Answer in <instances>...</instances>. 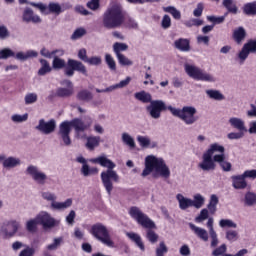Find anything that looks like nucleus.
Here are the masks:
<instances>
[{
  "instance_id": "obj_1",
  "label": "nucleus",
  "mask_w": 256,
  "mask_h": 256,
  "mask_svg": "<svg viewBox=\"0 0 256 256\" xmlns=\"http://www.w3.org/2000/svg\"><path fill=\"white\" fill-rule=\"evenodd\" d=\"M225 147L219 143H213L203 153L202 161L198 164V167L202 171H215L218 163L221 169L225 172L231 171V162L225 160Z\"/></svg>"
},
{
  "instance_id": "obj_2",
  "label": "nucleus",
  "mask_w": 256,
  "mask_h": 256,
  "mask_svg": "<svg viewBox=\"0 0 256 256\" xmlns=\"http://www.w3.org/2000/svg\"><path fill=\"white\" fill-rule=\"evenodd\" d=\"M90 162L96 163L101 167H105L107 169L101 172L100 177L106 193L111 195V193H113V183H119V181H121L119 174H117V171L114 170L117 165L109 158H107V156L92 158L90 159Z\"/></svg>"
},
{
  "instance_id": "obj_3",
  "label": "nucleus",
  "mask_w": 256,
  "mask_h": 256,
  "mask_svg": "<svg viewBox=\"0 0 256 256\" xmlns=\"http://www.w3.org/2000/svg\"><path fill=\"white\" fill-rule=\"evenodd\" d=\"M151 173H153L154 177H164V179L171 177V170H169V166L165 163V160L153 155L145 158V168L142 172V177H147Z\"/></svg>"
},
{
  "instance_id": "obj_4",
  "label": "nucleus",
  "mask_w": 256,
  "mask_h": 256,
  "mask_svg": "<svg viewBox=\"0 0 256 256\" xmlns=\"http://www.w3.org/2000/svg\"><path fill=\"white\" fill-rule=\"evenodd\" d=\"M103 26L106 29H117L125 23V12L120 4H112L103 14Z\"/></svg>"
},
{
  "instance_id": "obj_5",
  "label": "nucleus",
  "mask_w": 256,
  "mask_h": 256,
  "mask_svg": "<svg viewBox=\"0 0 256 256\" xmlns=\"http://www.w3.org/2000/svg\"><path fill=\"white\" fill-rule=\"evenodd\" d=\"M168 110L174 115V117H178L185 123V125H194L197 123V108L193 106H184L182 109L175 108L173 106H168Z\"/></svg>"
},
{
  "instance_id": "obj_6",
  "label": "nucleus",
  "mask_w": 256,
  "mask_h": 256,
  "mask_svg": "<svg viewBox=\"0 0 256 256\" xmlns=\"http://www.w3.org/2000/svg\"><path fill=\"white\" fill-rule=\"evenodd\" d=\"M91 235L95 237L100 243L106 245V247H115V242L111 239V234H109V230L107 226L103 225L102 223H96L92 225L90 229Z\"/></svg>"
},
{
  "instance_id": "obj_7",
  "label": "nucleus",
  "mask_w": 256,
  "mask_h": 256,
  "mask_svg": "<svg viewBox=\"0 0 256 256\" xmlns=\"http://www.w3.org/2000/svg\"><path fill=\"white\" fill-rule=\"evenodd\" d=\"M130 217L137 222L138 225L144 227V229H155V222L147 216V214L143 213L139 207L132 206L128 211Z\"/></svg>"
},
{
  "instance_id": "obj_8",
  "label": "nucleus",
  "mask_w": 256,
  "mask_h": 256,
  "mask_svg": "<svg viewBox=\"0 0 256 256\" xmlns=\"http://www.w3.org/2000/svg\"><path fill=\"white\" fill-rule=\"evenodd\" d=\"M42 199L44 201H48L50 204L51 209L54 211H65V209H69L71 205H73V199L68 198L64 202H57V195L50 191H45L41 193Z\"/></svg>"
},
{
  "instance_id": "obj_9",
  "label": "nucleus",
  "mask_w": 256,
  "mask_h": 256,
  "mask_svg": "<svg viewBox=\"0 0 256 256\" xmlns=\"http://www.w3.org/2000/svg\"><path fill=\"white\" fill-rule=\"evenodd\" d=\"M184 69L186 74L196 81H207L208 83H214L215 81V77L212 74L203 71L195 65L185 64Z\"/></svg>"
},
{
  "instance_id": "obj_10",
  "label": "nucleus",
  "mask_w": 256,
  "mask_h": 256,
  "mask_svg": "<svg viewBox=\"0 0 256 256\" xmlns=\"http://www.w3.org/2000/svg\"><path fill=\"white\" fill-rule=\"evenodd\" d=\"M21 229V222L16 219L4 221L0 225V235L3 239H13Z\"/></svg>"
},
{
  "instance_id": "obj_11",
  "label": "nucleus",
  "mask_w": 256,
  "mask_h": 256,
  "mask_svg": "<svg viewBox=\"0 0 256 256\" xmlns=\"http://www.w3.org/2000/svg\"><path fill=\"white\" fill-rule=\"evenodd\" d=\"M26 175H28V177H31V179L37 185H45L47 183V180L49 179L47 174L41 171V169H39V167L35 165H29L26 168Z\"/></svg>"
},
{
  "instance_id": "obj_12",
  "label": "nucleus",
  "mask_w": 256,
  "mask_h": 256,
  "mask_svg": "<svg viewBox=\"0 0 256 256\" xmlns=\"http://www.w3.org/2000/svg\"><path fill=\"white\" fill-rule=\"evenodd\" d=\"M169 109L162 100H154L147 107L146 111L152 119H160L161 112Z\"/></svg>"
},
{
  "instance_id": "obj_13",
  "label": "nucleus",
  "mask_w": 256,
  "mask_h": 256,
  "mask_svg": "<svg viewBox=\"0 0 256 256\" xmlns=\"http://www.w3.org/2000/svg\"><path fill=\"white\" fill-rule=\"evenodd\" d=\"M38 225H42L43 229H53L59 225V221L55 220L47 211H41L36 215Z\"/></svg>"
},
{
  "instance_id": "obj_14",
  "label": "nucleus",
  "mask_w": 256,
  "mask_h": 256,
  "mask_svg": "<svg viewBox=\"0 0 256 256\" xmlns=\"http://www.w3.org/2000/svg\"><path fill=\"white\" fill-rule=\"evenodd\" d=\"M69 128L73 127L77 133V137H79V132L81 131H87V129L91 128V125H93V118L90 116L85 117V121L75 118L72 121H68Z\"/></svg>"
},
{
  "instance_id": "obj_15",
  "label": "nucleus",
  "mask_w": 256,
  "mask_h": 256,
  "mask_svg": "<svg viewBox=\"0 0 256 256\" xmlns=\"http://www.w3.org/2000/svg\"><path fill=\"white\" fill-rule=\"evenodd\" d=\"M68 67L65 68L64 73L67 77H73L75 75V71L78 73H82V75H87V68L81 61L68 59L67 63Z\"/></svg>"
},
{
  "instance_id": "obj_16",
  "label": "nucleus",
  "mask_w": 256,
  "mask_h": 256,
  "mask_svg": "<svg viewBox=\"0 0 256 256\" xmlns=\"http://www.w3.org/2000/svg\"><path fill=\"white\" fill-rule=\"evenodd\" d=\"M250 53H256V40H249L237 54L240 65H243L247 61Z\"/></svg>"
},
{
  "instance_id": "obj_17",
  "label": "nucleus",
  "mask_w": 256,
  "mask_h": 256,
  "mask_svg": "<svg viewBox=\"0 0 256 256\" xmlns=\"http://www.w3.org/2000/svg\"><path fill=\"white\" fill-rule=\"evenodd\" d=\"M71 128L69 127V121H64L59 126L58 136L62 145L65 147H71Z\"/></svg>"
},
{
  "instance_id": "obj_18",
  "label": "nucleus",
  "mask_w": 256,
  "mask_h": 256,
  "mask_svg": "<svg viewBox=\"0 0 256 256\" xmlns=\"http://www.w3.org/2000/svg\"><path fill=\"white\" fill-rule=\"evenodd\" d=\"M35 129L43 133V135H51V133H54L55 129H57V122L54 119L48 122H46L45 119H40Z\"/></svg>"
},
{
  "instance_id": "obj_19",
  "label": "nucleus",
  "mask_w": 256,
  "mask_h": 256,
  "mask_svg": "<svg viewBox=\"0 0 256 256\" xmlns=\"http://www.w3.org/2000/svg\"><path fill=\"white\" fill-rule=\"evenodd\" d=\"M78 139H86V147L89 149V151H93L96 147H99L101 143V137L99 136H89L87 137V134H78Z\"/></svg>"
},
{
  "instance_id": "obj_20",
  "label": "nucleus",
  "mask_w": 256,
  "mask_h": 256,
  "mask_svg": "<svg viewBox=\"0 0 256 256\" xmlns=\"http://www.w3.org/2000/svg\"><path fill=\"white\" fill-rule=\"evenodd\" d=\"M62 85H65L67 88H58L56 91V95L58 97H71L74 93L73 82L70 80L62 81Z\"/></svg>"
},
{
  "instance_id": "obj_21",
  "label": "nucleus",
  "mask_w": 256,
  "mask_h": 256,
  "mask_svg": "<svg viewBox=\"0 0 256 256\" xmlns=\"http://www.w3.org/2000/svg\"><path fill=\"white\" fill-rule=\"evenodd\" d=\"M189 227L191 231L198 237V239H201V241H209V233L204 228H201L199 226H196L193 223H189Z\"/></svg>"
},
{
  "instance_id": "obj_22",
  "label": "nucleus",
  "mask_w": 256,
  "mask_h": 256,
  "mask_svg": "<svg viewBox=\"0 0 256 256\" xmlns=\"http://www.w3.org/2000/svg\"><path fill=\"white\" fill-rule=\"evenodd\" d=\"M228 123L232 129H237V131H243L247 133V126H245V120L239 117H230Z\"/></svg>"
},
{
  "instance_id": "obj_23",
  "label": "nucleus",
  "mask_w": 256,
  "mask_h": 256,
  "mask_svg": "<svg viewBox=\"0 0 256 256\" xmlns=\"http://www.w3.org/2000/svg\"><path fill=\"white\" fill-rule=\"evenodd\" d=\"M25 23H41V17L35 15L31 8H26L22 17Z\"/></svg>"
},
{
  "instance_id": "obj_24",
  "label": "nucleus",
  "mask_w": 256,
  "mask_h": 256,
  "mask_svg": "<svg viewBox=\"0 0 256 256\" xmlns=\"http://www.w3.org/2000/svg\"><path fill=\"white\" fill-rule=\"evenodd\" d=\"M4 169H15V167H19L21 165V158L9 156L5 157L4 155V160L2 163Z\"/></svg>"
},
{
  "instance_id": "obj_25",
  "label": "nucleus",
  "mask_w": 256,
  "mask_h": 256,
  "mask_svg": "<svg viewBox=\"0 0 256 256\" xmlns=\"http://www.w3.org/2000/svg\"><path fill=\"white\" fill-rule=\"evenodd\" d=\"M232 187L234 189H246L247 188V181L245 180V176L242 175H237V176H232Z\"/></svg>"
},
{
  "instance_id": "obj_26",
  "label": "nucleus",
  "mask_w": 256,
  "mask_h": 256,
  "mask_svg": "<svg viewBox=\"0 0 256 256\" xmlns=\"http://www.w3.org/2000/svg\"><path fill=\"white\" fill-rule=\"evenodd\" d=\"M176 199L178 201L179 208L182 211H186V209H189V207H193L192 206V199L184 197L183 194H177Z\"/></svg>"
},
{
  "instance_id": "obj_27",
  "label": "nucleus",
  "mask_w": 256,
  "mask_h": 256,
  "mask_svg": "<svg viewBox=\"0 0 256 256\" xmlns=\"http://www.w3.org/2000/svg\"><path fill=\"white\" fill-rule=\"evenodd\" d=\"M245 37H247V32L245 31V28L239 27L234 30L233 32V39L237 45H241L243 41H245Z\"/></svg>"
},
{
  "instance_id": "obj_28",
  "label": "nucleus",
  "mask_w": 256,
  "mask_h": 256,
  "mask_svg": "<svg viewBox=\"0 0 256 256\" xmlns=\"http://www.w3.org/2000/svg\"><path fill=\"white\" fill-rule=\"evenodd\" d=\"M39 53L35 50H28L27 52H18L14 54L15 59L18 61H27V59H32L33 57H37Z\"/></svg>"
},
{
  "instance_id": "obj_29",
  "label": "nucleus",
  "mask_w": 256,
  "mask_h": 256,
  "mask_svg": "<svg viewBox=\"0 0 256 256\" xmlns=\"http://www.w3.org/2000/svg\"><path fill=\"white\" fill-rule=\"evenodd\" d=\"M126 236L139 247L140 250L145 251V244H143V240L141 236L135 232H127Z\"/></svg>"
},
{
  "instance_id": "obj_30",
  "label": "nucleus",
  "mask_w": 256,
  "mask_h": 256,
  "mask_svg": "<svg viewBox=\"0 0 256 256\" xmlns=\"http://www.w3.org/2000/svg\"><path fill=\"white\" fill-rule=\"evenodd\" d=\"M134 97L137 99V101H141V103H153V97L151 94L144 90L135 93Z\"/></svg>"
},
{
  "instance_id": "obj_31",
  "label": "nucleus",
  "mask_w": 256,
  "mask_h": 256,
  "mask_svg": "<svg viewBox=\"0 0 256 256\" xmlns=\"http://www.w3.org/2000/svg\"><path fill=\"white\" fill-rule=\"evenodd\" d=\"M40 64L41 67L38 70V75H40L41 77H43V75H47V73H51V71L53 70V68H51V64H49V61L45 59H40Z\"/></svg>"
},
{
  "instance_id": "obj_32",
  "label": "nucleus",
  "mask_w": 256,
  "mask_h": 256,
  "mask_svg": "<svg viewBox=\"0 0 256 256\" xmlns=\"http://www.w3.org/2000/svg\"><path fill=\"white\" fill-rule=\"evenodd\" d=\"M203 205H205V196L200 193L195 194L192 199V207L195 209H201Z\"/></svg>"
},
{
  "instance_id": "obj_33",
  "label": "nucleus",
  "mask_w": 256,
  "mask_h": 256,
  "mask_svg": "<svg viewBox=\"0 0 256 256\" xmlns=\"http://www.w3.org/2000/svg\"><path fill=\"white\" fill-rule=\"evenodd\" d=\"M217 205H219V197H217L215 194H212L207 205V209L212 213V215L217 212Z\"/></svg>"
},
{
  "instance_id": "obj_34",
  "label": "nucleus",
  "mask_w": 256,
  "mask_h": 256,
  "mask_svg": "<svg viewBox=\"0 0 256 256\" xmlns=\"http://www.w3.org/2000/svg\"><path fill=\"white\" fill-rule=\"evenodd\" d=\"M76 99L88 102L93 100V94L89 90H80L76 95Z\"/></svg>"
},
{
  "instance_id": "obj_35",
  "label": "nucleus",
  "mask_w": 256,
  "mask_h": 256,
  "mask_svg": "<svg viewBox=\"0 0 256 256\" xmlns=\"http://www.w3.org/2000/svg\"><path fill=\"white\" fill-rule=\"evenodd\" d=\"M244 205H246V207H253V205H256V194L254 192H247L245 194Z\"/></svg>"
},
{
  "instance_id": "obj_36",
  "label": "nucleus",
  "mask_w": 256,
  "mask_h": 256,
  "mask_svg": "<svg viewBox=\"0 0 256 256\" xmlns=\"http://www.w3.org/2000/svg\"><path fill=\"white\" fill-rule=\"evenodd\" d=\"M176 49L179 51H189V40L180 38L174 42Z\"/></svg>"
},
{
  "instance_id": "obj_37",
  "label": "nucleus",
  "mask_w": 256,
  "mask_h": 256,
  "mask_svg": "<svg viewBox=\"0 0 256 256\" xmlns=\"http://www.w3.org/2000/svg\"><path fill=\"white\" fill-rule=\"evenodd\" d=\"M122 143L130 147V149H135V139L127 132L122 133Z\"/></svg>"
},
{
  "instance_id": "obj_38",
  "label": "nucleus",
  "mask_w": 256,
  "mask_h": 256,
  "mask_svg": "<svg viewBox=\"0 0 256 256\" xmlns=\"http://www.w3.org/2000/svg\"><path fill=\"white\" fill-rule=\"evenodd\" d=\"M81 173L84 177H89V175H97L99 173L98 168H89V164L82 165Z\"/></svg>"
},
{
  "instance_id": "obj_39",
  "label": "nucleus",
  "mask_w": 256,
  "mask_h": 256,
  "mask_svg": "<svg viewBox=\"0 0 256 256\" xmlns=\"http://www.w3.org/2000/svg\"><path fill=\"white\" fill-rule=\"evenodd\" d=\"M37 225H39V222L37 218L30 219L26 222V230L29 233H36L37 232Z\"/></svg>"
},
{
  "instance_id": "obj_40",
  "label": "nucleus",
  "mask_w": 256,
  "mask_h": 256,
  "mask_svg": "<svg viewBox=\"0 0 256 256\" xmlns=\"http://www.w3.org/2000/svg\"><path fill=\"white\" fill-rule=\"evenodd\" d=\"M222 5L229 11V13L236 15L238 9L233 0H223Z\"/></svg>"
},
{
  "instance_id": "obj_41",
  "label": "nucleus",
  "mask_w": 256,
  "mask_h": 256,
  "mask_svg": "<svg viewBox=\"0 0 256 256\" xmlns=\"http://www.w3.org/2000/svg\"><path fill=\"white\" fill-rule=\"evenodd\" d=\"M206 95L215 101H223V99H225V96H223V94L218 90H206Z\"/></svg>"
},
{
  "instance_id": "obj_42",
  "label": "nucleus",
  "mask_w": 256,
  "mask_h": 256,
  "mask_svg": "<svg viewBox=\"0 0 256 256\" xmlns=\"http://www.w3.org/2000/svg\"><path fill=\"white\" fill-rule=\"evenodd\" d=\"M63 244V237H58L53 239V243L49 244L46 249L48 251H57Z\"/></svg>"
},
{
  "instance_id": "obj_43",
  "label": "nucleus",
  "mask_w": 256,
  "mask_h": 256,
  "mask_svg": "<svg viewBox=\"0 0 256 256\" xmlns=\"http://www.w3.org/2000/svg\"><path fill=\"white\" fill-rule=\"evenodd\" d=\"M243 12L245 15H256V2H250L244 5Z\"/></svg>"
},
{
  "instance_id": "obj_44",
  "label": "nucleus",
  "mask_w": 256,
  "mask_h": 256,
  "mask_svg": "<svg viewBox=\"0 0 256 256\" xmlns=\"http://www.w3.org/2000/svg\"><path fill=\"white\" fill-rule=\"evenodd\" d=\"M127 49H129V46L125 43H121V42H116L113 44V51L115 53V55H122L121 51H127Z\"/></svg>"
},
{
  "instance_id": "obj_45",
  "label": "nucleus",
  "mask_w": 256,
  "mask_h": 256,
  "mask_svg": "<svg viewBox=\"0 0 256 256\" xmlns=\"http://www.w3.org/2000/svg\"><path fill=\"white\" fill-rule=\"evenodd\" d=\"M163 11H165V13H170V15L177 20L181 19V12L173 6L163 7Z\"/></svg>"
},
{
  "instance_id": "obj_46",
  "label": "nucleus",
  "mask_w": 256,
  "mask_h": 256,
  "mask_svg": "<svg viewBox=\"0 0 256 256\" xmlns=\"http://www.w3.org/2000/svg\"><path fill=\"white\" fill-rule=\"evenodd\" d=\"M209 219V210L204 208L200 211L199 215L195 217L196 223H203V221H207Z\"/></svg>"
},
{
  "instance_id": "obj_47",
  "label": "nucleus",
  "mask_w": 256,
  "mask_h": 256,
  "mask_svg": "<svg viewBox=\"0 0 256 256\" xmlns=\"http://www.w3.org/2000/svg\"><path fill=\"white\" fill-rule=\"evenodd\" d=\"M105 62L108 65L110 71H117V63L115 62V59H113V56H111V54L105 55Z\"/></svg>"
},
{
  "instance_id": "obj_48",
  "label": "nucleus",
  "mask_w": 256,
  "mask_h": 256,
  "mask_svg": "<svg viewBox=\"0 0 256 256\" xmlns=\"http://www.w3.org/2000/svg\"><path fill=\"white\" fill-rule=\"evenodd\" d=\"M185 27H201L203 25V20L199 18H191L190 20L184 22Z\"/></svg>"
},
{
  "instance_id": "obj_49",
  "label": "nucleus",
  "mask_w": 256,
  "mask_h": 256,
  "mask_svg": "<svg viewBox=\"0 0 256 256\" xmlns=\"http://www.w3.org/2000/svg\"><path fill=\"white\" fill-rule=\"evenodd\" d=\"M219 226L222 228L229 227L231 229H237V223L231 219H221L219 221Z\"/></svg>"
},
{
  "instance_id": "obj_50",
  "label": "nucleus",
  "mask_w": 256,
  "mask_h": 256,
  "mask_svg": "<svg viewBox=\"0 0 256 256\" xmlns=\"http://www.w3.org/2000/svg\"><path fill=\"white\" fill-rule=\"evenodd\" d=\"M29 119V114H14L11 116L13 123H25Z\"/></svg>"
},
{
  "instance_id": "obj_51",
  "label": "nucleus",
  "mask_w": 256,
  "mask_h": 256,
  "mask_svg": "<svg viewBox=\"0 0 256 256\" xmlns=\"http://www.w3.org/2000/svg\"><path fill=\"white\" fill-rule=\"evenodd\" d=\"M137 141L140 147H150L151 146V139L147 136H137Z\"/></svg>"
},
{
  "instance_id": "obj_52",
  "label": "nucleus",
  "mask_w": 256,
  "mask_h": 256,
  "mask_svg": "<svg viewBox=\"0 0 256 256\" xmlns=\"http://www.w3.org/2000/svg\"><path fill=\"white\" fill-rule=\"evenodd\" d=\"M169 251L167 245L162 241L159 243V246L156 248V256H165Z\"/></svg>"
},
{
  "instance_id": "obj_53",
  "label": "nucleus",
  "mask_w": 256,
  "mask_h": 256,
  "mask_svg": "<svg viewBox=\"0 0 256 256\" xmlns=\"http://www.w3.org/2000/svg\"><path fill=\"white\" fill-rule=\"evenodd\" d=\"M66 63L65 60L55 56L52 62L53 69H63L65 67Z\"/></svg>"
},
{
  "instance_id": "obj_54",
  "label": "nucleus",
  "mask_w": 256,
  "mask_h": 256,
  "mask_svg": "<svg viewBox=\"0 0 256 256\" xmlns=\"http://www.w3.org/2000/svg\"><path fill=\"white\" fill-rule=\"evenodd\" d=\"M37 99L38 96L36 93H28L24 98L25 105H33V103H37Z\"/></svg>"
},
{
  "instance_id": "obj_55",
  "label": "nucleus",
  "mask_w": 256,
  "mask_h": 256,
  "mask_svg": "<svg viewBox=\"0 0 256 256\" xmlns=\"http://www.w3.org/2000/svg\"><path fill=\"white\" fill-rule=\"evenodd\" d=\"M245 133L246 132H243V131L230 132L227 134V138L230 139V141L243 139L245 137Z\"/></svg>"
},
{
  "instance_id": "obj_56",
  "label": "nucleus",
  "mask_w": 256,
  "mask_h": 256,
  "mask_svg": "<svg viewBox=\"0 0 256 256\" xmlns=\"http://www.w3.org/2000/svg\"><path fill=\"white\" fill-rule=\"evenodd\" d=\"M9 57H15V52L9 48L0 50V59H9Z\"/></svg>"
},
{
  "instance_id": "obj_57",
  "label": "nucleus",
  "mask_w": 256,
  "mask_h": 256,
  "mask_svg": "<svg viewBox=\"0 0 256 256\" xmlns=\"http://www.w3.org/2000/svg\"><path fill=\"white\" fill-rule=\"evenodd\" d=\"M85 35H87V30H85V28H77L72 34L71 39L73 40L81 39V37Z\"/></svg>"
},
{
  "instance_id": "obj_58",
  "label": "nucleus",
  "mask_w": 256,
  "mask_h": 256,
  "mask_svg": "<svg viewBox=\"0 0 256 256\" xmlns=\"http://www.w3.org/2000/svg\"><path fill=\"white\" fill-rule=\"evenodd\" d=\"M116 57H117L118 62L120 63V65H123V66H131V65H133V61L129 60V58H127L123 54H118Z\"/></svg>"
},
{
  "instance_id": "obj_59",
  "label": "nucleus",
  "mask_w": 256,
  "mask_h": 256,
  "mask_svg": "<svg viewBox=\"0 0 256 256\" xmlns=\"http://www.w3.org/2000/svg\"><path fill=\"white\" fill-rule=\"evenodd\" d=\"M48 9L50 13H55L56 15L61 14V5H59V3L51 2L48 5Z\"/></svg>"
},
{
  "instance_id": "obj_60",
  "label": "nucleus",
  "mask_w": 256,
  "mask_h": 256,
  "mask_svg": "<svg viewBox=\"0 0 256 256\" xmlns=\"http://www.w3.org/2000/svg\"><path fill=\"white\" fill-rule=\"evenodd\" d=\"M226 239L231 242L237 241L239 239V233L235 230H228L226 231Z\"/></svg>"
},
{
  "instance_id": "obj_61",
  "label": "nucleus",
  "mask_w": 256,
  "mask_h": 256,
  "mask_svg": "<svg viewBox=\"0 0 256 256\" xmlns=\"http://www.w3.org/2000/svg\"><path fill=\"white\" fill-rule=\"evenodd\" d=\"M146 238L148 241H150V243H157V241H159V235H157V233H155L153 230L147 231Z\"/></svg>"
},
{
  "instance_id": "obj_62",
  "label": "nucleus",
  "mask_w": 256,
  "mask_h": 256,
  "mask_svg": "<svg viewBox=\"0 0 256 256\" xmlns=\"http://www.w3.org/2000/svg\"><path fill=\"white\" fill-rule=\"evenodd\" d=\"M225 253H227V245L222 244L221 246H219L218 248L213 250L212 255L213 256H221V255H225Z\"/></svg>"
},
{
  "instance_id": "obj_63",
  "label": "nucleus",
  "mask_w": 256,
  "mask_h": 256,
  "mask_svg": "<svg viewBox=\"0 0 256 256\" xmlns=\"http://www.w3.org/2000/svg\"><path fill=\"white\" fill-rule=\"evenodd\" d=\"M86 63H88V65H101V63H103V60L101 59L100 56H93L88 58V60H86Z\"/></svg>"
},
{
  "instance_id": "obj_64",
  "label": "nucleus",
  "mask_w": 256,
  "mask_h": 256,
  "mask_svg": "<svg viewBox=\"0 0 256 256\" xmlns=\"http://www.w3.org/2000/svg\"><path fill=\"white\" fill-rule=\"evenodd\" d=\"M19 256H35V248H31L29 246H26L25 249H23Z\"/></svg>"
}]
</instances>
